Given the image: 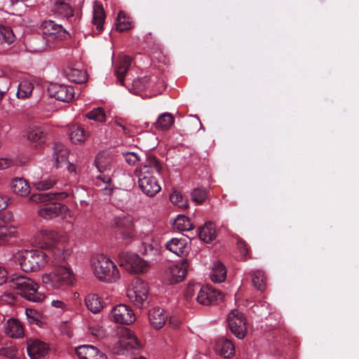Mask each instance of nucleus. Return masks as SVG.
I'll list each match as a JSON object with an SVG mask.
<instances>
[{
  "label": "nucleus",
  "instance_id": "22",
  "mask_svg": "<svg viewBox=\"0 0 359 359\" xmlns=\"http://www.w3.org/2000/svg\"><path fill=\"white\" fill-rule=\"evenodd\" d=\"M71 196V189L56 193L33 194L29 200L34 203H43L52 200H62Z\"/></svg>",
  "mask_w": 359,
  "mask_h": 359
},
{
  "label": "nucleus",
  "instance_id": "11",
  "mask_svg": "<svg viewBox=\"0 0 359 359\" xmlns=\"http://www.w3.org/2000/svg\"><path fill=\"white\" fill-rule=\"evenodd\" d=\"M38 209V214L45 219H50L66 215L69 208L67 205L57 202L46 201L41 203Z\"/></svg>",
  "mask_w": 359,
  "mask_h": 359
},
{
  "label": "nucleus",
  "instance_id": "35",
  "mask_svg": "<svg viewBox=\"0 0 359 359\" xmlns=\"http://www.w3.org/2000/svg\"><path fill=\"white\" fill-rule=\"evenodd\" d=\"M85 302L87 308L94 313H99L103 308V302L96 294L87 295Z\"/></svg>",
  "mask_w": 359,
  "mask_h": 359
},
{
  "label": "nucleus",
  "instance_id": "24",
  "mask_svg": "<svg viewBox=\"0 0 359 359\" xmlns=\"http://www.w3.org/2000/svg\"><path fill=\"white\" fill-rule=\"evenodd\" d=\"M69 154V150L63 144L60 142L54 144L53 157L57 168L63 167V164H67Z\"/></svg>",
  "mask_w": 359,
  "mask_h": 359
},
{
  "label": "nucleus",
  "instance_id": "31",
  "mask_svg": "<svg viewBox=\"0 0 359 359\" xmlns=\"http://www.w3.org/2000/svg\"><path fill=\"white\" fill-rule=\"evenodd\" d=\"M95 165L99 172H110L112 168V158L108 155L100 153L97 155L95 160Z\"/></svg>",
  "mask_w": 359,
  "mask_h": 359
},
{
  "label": "nucleus",
  "instance_id": "17",
  "mask_svg": "<svg viewBox=\"0 0 359 359\" xmlns=\"http://www.w3.org/2000/svg\"><path fill=\"white\" fill-rule=\"evenodd\" d=\"M27 351L31 359H43L48 353V345L36 339H30L27 341Z\"/></svg>",
  "mask_w": 359,
  "mask_h": 359
},
{
  "label": "nucleus",
  "instance_id": "21",
  "mask_svg": "<svg viewBox=\"0 0 359 359\" xmlns=\"http://www.w3.org/2000/svg\"><path fill=\"white\" fill-rule=\"evenodd\" d=\"M4 333L13 339H20L24 336V327L20 320L10 318L4 324Z\"/></svg>",
  "mask_w": 359,
  "mask_h": 359
},
{
  "label": "nucleus",
  "instance_id": "40",
  "mask_svg": "<svg viewBox=\"0 0 359 359\" xmlns=\"http://www.w3.org/2000/svg\"><path fill=\"white\" fill-rule=\"evenodd\" d=\"M34 89V85L27 80L22 81L18 85L17 96L19 98H27L29 97Z\"/></svg>",
  "mask_w": 359,
  "mask_h": 359
},
{
  "label": "nucleus",
  "instance_id": "1",
  "mask_svg": "<svg viewBox=\"0 0 359 359\" xmlns=\"http://www.w3.org/2000/svg\"><path fill=\"white\" fill-rule=\"evenodd\" d=\"M161 165L157 158L152 156L147 157L144 162L135 170V175L138 177L139 187L148 196L152 197L161 191L154 174H159Z\"/></svg>",
  "mask_w": 359,
  "mask_h": 359
},
{
  "label": "nucleus",
  "instance_id": "49",
  "mask_svg": "<svg viewBox=\"0 0 359 359\" xmlns=\"http://www.w3.org/2000/svg\"><path fill=\"white\" fill-rule=\"evenodd\" d=\"M57 10L65 17L69 18L74 15V10L69 4L59 1L57 2Z\"/></svg>",
  "mask_w": 359,
  "mask_h": 359
},
{
  "label": "nucleus",
  "instance_id": "29",
  "mask_svg": "<svg viewBox=\"0 0 359 359\" xmlns=\"http://www.w3.org/2000/svg\"><path fill=\"white\" fill-rule=\"evenodd\" d=\"M105 18L106 15L102 4L99 1H95L93 4V24L96 26V29L99 32H101L103 29Z\"/></svg>",
  "mask_w": 359,
  "mask_h": 359
},
{
  "label": "nucleus",
  "instance_id": "28",
  "mask_svg": "<svg viewBox=\"0 0 359 359\" xmlns=\"http://www.w3.org/2000/svg\"><path fill=\"white\" fill-rule=\"evenodd\" d=\"M216 349L221 355L226 358L231 357L235 353V346L232 341L224 337L217 341Z\"/></svg>",
  "mask_w": 359,
  "mask_h": 359
},
{
  "label": "nucleus",
  "instance_id": "43",
  "mask_svg": "<svg viewBox=\"0 0 359 359\" xmlns=\"http://www.w3.org/2000/svg\"><path fill=\"white\" fill-rule=\"evenodd\" d=\"M170 200L172 204L180 208L186 209L188 208V200L180 191H174L170 196Z\"/></svg>",
  "mask_w": 359,
  "mask_h": 359
},
{
  "label": "nucleus",
  "instance_id": "52",
  "mask_svg": "<svg viewBox=\"0 0 359 359\" xmlns=\"http://www.w3.org/2000/svg\"><path fill=\"white\" fill-rule=\"evenodd\" d=\"M201 285L198 283L189 284L185 292V297L187 300L191 299L195 293L199 291Z\"/></svg>",
  "mask_w": 359,
  "mask_h": 359
},
{
  "label": "nucleus",
  "instance_id": "41",
  "mask_svg": "<svg viewBox=\"0 0 359 359\" xmlns=\"http://www.w3.org/2000/svg\"><path fill=\"white\" fill-rule=\"evenodd\" d=\"M174 226L180 231H190L194 229L190 219L183 215L177 217L174 222Z\"/></svg>",
  "mask_w": 359,
  "mask_h": 359
},
{
  "label": "nucleus",
  "instance_id": "46",
  "mask_svg": "<svg viewBox=\"0 0 359 359\" xmlns=\"http://www.w3.org/2000/svg\"><path fill=\"white\" fill-rule=\"evenodd\" d=\"M18 349L15 346H4L0 348V356L9 359H18Z\"/></svg>",
  "mask_w": 359,
  "mask_h": 359
},
{
  "label": "nucleus",
  "instance_id": "61",
  "mask_svg": "<svg viewBox=\"0 0 359 359\" xmlns=\"http://www.w3.org/2000/svg\"><path fill=\"white\" fill-rule=\"evenodd\" d=\"M8 205L6 199L3 196H0V210L6 208Z\"/></svg>",
  "mask_w": 359,
  "mask_h": 359
},
{
  "label": "nucleus",
  "instance_id": "12",
  "mask_svg": "<svg viewBox=\"0 0 359 359\" xmlns=\"http://www.w3.org/2000/svg\"><path fill=\"white\" fill-rule=\"evenodd\" d=\"M122 335L123 338L114 348L116 353L118 355H126L129 353H133L134 350H137L140 347V344L137 338L130 330H124Z\"/></svg>",
  "mask_w": 359,
  "mask_h": 359
},
{
  "label": "nucleus",
  "instance_id": "30",
  "mask_svg": "<svg viewBox=\"0 0 359 359\" xmlns=\"http://www.w3.org/2000/svg\"><path fill=\"white\" fill-rule=\"evenodd\" d=\"M226 266L220 261H216L213 264L210 274L212 281L215 283H222L226 280Z\"/></svg>",
  "mask_w": 359,
  "mask_h": 359
},
{
  "label": "nucleus",
  "instance_id": "10",
  "mask_svg": "<svg viewBox=\"0 0 359 359\" xmlns=\"http://www.w3.org/2000/svg\"><path fill=\"white\" fill-rule=\"evenodd\" d=\"M228 325L231 332L238 339H243L247 333L246 320L238 310H233L228 316Z\"/></svg>",
  "mask_w": 359,
  "mask_h": 359
},
{
  "label": "nucleus",
  "instance_id": "3",
  "mask_svg": "<svg viewBox=\"0 0 359 359\" xmlns=\"http://www.w3.org/2000/svg\"><path fill=\"white\" fill-rule=\"evenodd\" d=\"M47 255L39 250L19 251L14 255L15 262L25 272H32L43 267L47 262Z\"/></svg>",
  "mask_w": 359,
  "mask_h": 359
},
{
  "label": "nucleus",
  "instance_id": "56",
  "mask_svg": "<svg viewBox=\"0 0 359 359\" xmlns=\"http://www.w3.org/2000/svg\"><path fill=\"white\" fill-rule=\"evenodd\" d=\"M7 271L2 267L0 266V285L5 283L7 280Z\"/></svg>",
  "mask_w": 359,
  "mask_h": 359
},
{
  "label": "nucleus",
  "instance_id": "62",
  "mask_svg": "<svg viewBox=\"0 0 359 359\" xmlns=\"http://www.w3.org/2000/svg\"><path fill=\"white\" fill-rule=\"evenodd\" d=\"M63 166H66L69 172H72L75 171V166L74 164L70 163L67 161V164H63Z\"/></svg>",
  "mask_w": 359,
  "mask_h": 359
},
{
  "label": "nucleus",
  "instance_id": "32",
  "mask_svg": "<svg viewBox=\"0 0 359 359\" xmlns=\"http://www.w3.org/2000/svg\"><path fill=\"white\" fill-rule=\"evenodd\" d=\"M174 122L173 116L170 113L165 112L159 115L154 126L157 130H168L172 126Z\"/></svg>",
  "mask_w": 359,
  "mask_h": 359
},
{
  "label": "nucleus",
  "instance_id": "54",
  "mask_svg": "<svg viewBox=\"0 0 359 359\" xmlns=\"http://www.w3.org/2000/svg\"><path fill=\"white\" fill-rule=\"evenodd\" d=\"M237 245L243 256L246 257L249 253V248L246 242L242 239H238L237 241ZM245 259H246V258H245Z\"/></svg>",
  "mask_w": 359,
  "mask_h": 359
},
{
  "label": "nucleus",
  "instance_id": "53",
  "mask_svg": "<svg viewBox=\"0 0 359 359\" xmlns=\"http://www.w3.org/2000/svg\"><path fill=\"white\" fill-rule=\"evenodd\" d=\"M125 161L130 165H135L140 161L139 156L134 152H126L123 154Z\"/></svg>",
  "mask_w": 359,
  "mask_h": 359
},
{
  "label": "nucleus",
  "instance_id": "36",
  "mask_svg": "<svg viewBox=\"0 0 359 359\" xmlns=\"http://www.w3.org/2000/svg\"><path fill=\"white\" fill-rule=\"evenodd\" d=\"M199 238L205 243H210L216 238V231L212 223H206L201 227L198 232Z\"/></svg>",
  "mask_w": 359,
  "mask_h": 359
},
{
  "label": "nucleus",
  "instance_id": "60",
  "mask_svg": "<svg viewBox=\"0 0 359 359\" xmlns=\"http://www.w3.org/2000/svg\"><path fill=\"white\" fill-rule=\"evenodd\" d=\"M11 164V161L6 158L0 159V169H5Z\"/></svg>",
  "mask_w": 359,
  "mask_h": 359
},
{
  "label": "nucleus",
  "instance_id": "5",
  "mask_svg": "<svg viewBox=\"0 0 359 359\" xmlns=\"http://www.w3.org/2000/svg\"><path fill=\"white\" fill-rule=\"evenodd\" d=\"M43 283L55 288L73 283L74 277L69 268L65 266H57L53 273L45 274L42 277Z\"/></svg>",
  "mask_w": 359,
  "mask_h": 359
},
{
  "label": "nucleus",
  "instance_id": "26",
  "mask_svg": "<svg viewBox=\"0 0 359 359\" xmlns=\"http://www.w3.org/2000/svg\"><path fill=\"white\" fill-rule=\"evenodd\" d=\"M132 62L130 56L124 55L118 57L115 69V75L121 85L124 84V77L128 72Z\"/></svg>",
  "mask_w": 359,
  "mask_h": 359
},
{
  "label": "nucleus",
  "instance_id": "57",
  "mask_svg": "<svg viewBox=\"0 0 359 359\" xmlns=\"http://www.w3.org/2000/svg\"><path fill=\"white\" fill-rule=\"evenodd\" d=\"M51 305L53 307L61 309L62 310H65L67 306L66 304L60 301V300H53L51 302Z\"/></svg>",
  "mask_w": 359,
  "mask_h": 359
},
{
  "label": "nucleus",
  "instance_id": "8",
  "mask_svg": "<svg viewBox=\"0 0 359 359\" xmlns=\"http://www.w3.org/2000/svg\"><path fill=\"white\" fill-rule=\"evenodd\" d=\"M120 265L124 266L130 273H144L148 267V261L141 259L137 254L121 252L119 255Z\"/></svg>",
  "mask_w": 359,
  "mask_h": 359
},
{
  "label": "nucleus",
  "instance_id": "25",
  "mask_svg": "<svg viewBox=\"0 0 359 359\" xmlns=\"http://www.w3.org/2000/svg\"><path fill=\"white\" fill-rule=\"evenodd\" d=\"M148 317L151 325L157 330L164 326L168 318L165 311L159 307L151 309L148 313Z\"/></svg>",
  "mask_w": 359,
  "mask_h": 359
},
{
  "label": "nucleus",
  "instance_id": "45",
  "mask_svg": "<svg viewBox=\"0 0 359 359\" xmlns=\"http://www.w3.org/2000/svg\"><path fill=\"white\" fill-rule=\"evenodd\" d=\"M116 20V30L119 32H124L129 30L131 28L130 22L126 18V15L123 11H120L118 13Z\"/></svg>",
  "mask_w": 359,
  "mask_h": 359
},
{
  "label": "nucleus",
  "instance_id": "23",
  "mask_svg": "<svg viewBox=\"0 0 359 359\" xmlns=\"http://www.w3.org/2000/svg\"><path fill=\"white\" fill-rule=\"evenodd\" d=\"M167 250L177 255V256H183L186 255L189 250L188 241L184 238H173L165 244Z\"/></svg>",
  "mask_w": 359,
  "mask_h": 359
},
{
  "label": "nucleus",
  "instance_id": "6",
  "mask_svg": "<svg viewBox=\"0 0 359 359\" xmlns=\"http://www.w3.org/2000/svg\"><path fill=\"white\" fill-rule=\"evenodd\" d=\"M114 222L117 228L116 239L118 243L127 245L135 236L131 218L129 217H116Z\"/></svg>",
  "mask_w": 359,
  "mask_h": 359
},
{
  "label": "nucleus",
  "instance_id": "58",
  "mask_svg": "<svg viewBox=\"0 0 359 359\" xmlns=\"http://www.w3.org/2000/svg\"><path fill=\"white\" fill-rule=\"evenodd\" d=\"M97 178L102 181L103 183L106 184H109L111 182V177L109 174H100Z\"/></svg>",
  "mask_w": 359,
  "mask_h": 359
},
{
  "label": "nucleus",
  "instance_id": "20",
  "mask_svg": "<svg viewBox=\"0 0 359 359\" xmlns=\"http://www.w3.org/2000/svg\"><path fill=\"white\" fill-rule=\"evenodd\" d=\"M27 45L31 52H42L48 48H52L53 45L47 40L43 34H37L31 36L27 41Z\"/></svg>",
  "mask_w": 359,
  "mask_h": 359
},
{
  "label": "nucleus",
  "instance_id": "59",
  "mask_svg": "<svg viewBox=\"0 0 359 359\" xmlns=\"http://www.w3.org/2000/svg\"><path fill=\"white\" fill-rule=\"evenodd\" d=\"M168 322H169V324L170 325H172V327L173 328L178 327V326L180 324V320L177 318H176L175 316L170 317Z\"/></svg>",
  "mask_w": 359,
  "mask_h": 359
},
{
  "label": "nucleus",
  "instance_id": "15",
  "mask_svg": "<svg viewBox=\"0 0 359 359\" xmlns=\"http://www.w3.org/2000/svg\"><path fill=\"white\" fill-rule=\"evenodd\" d=\"M111 313L116 323L130 325L135 320L133 311L125 304L115 306Z\"/></svg>",
  "mask_w": 359,
  "mask_h": 359
},
{
  "label": "nucleus",
  "instance_id": "16",
  "mask_svg": "<svg viewBox=\"0 0 359 359\" xmlns=\"http://www.w3.org/2000/svg\"><path fill=\"white\" fill-rule=\"evenodd\" d=\"M59 238L57 232L53 230L42 229L36 234L35 241L41 248L53 250L56 248Z\"/></svg>",
  "mask_w": 359,
  "mask_h": 359
},
{
  "label": "nucleus",
  "instance_id": "44",
  "mask_svg": "<svg viewBox=\"0 0 359 359\" xmlns=\"http://www.w3.org/2000/svg\"><path fill=\"white\" fill-rule=\"evenodd\" d=\"M15 39L13 30L8 27H0V43H12Z\"/></svg>",
  "mask_w": 359,
  "mask_h": 359
},
{
  "label": "nucleus",
  "instance_id": "33",
  "mask_svg": "<svg viewBox=\"0 0 359 359\" xmlns=\"http://www.w3.org/2000/svg\"><path fill=\"white\" fill-rule=\"evenodd\" d=\"M89 133L80 126L73 125L69 128V137L74 143L85 141Z\"/></svg>",
  "mask_w": 359,
  "mask_h": 359
},
{
  "label": "nucleus",
  "instance_id": "64",
  "mask_svg": "<svg viewBox=\"0 0 359 359\" xmlns=\"http://www.w3.org/2000/svg\"><path fill=\"white\" fill-rule=\"evenodd\" d=\"M6 92V90H0V100L3 98V97L5 95Z\"/></svg>",
  "mask_w": 359,
  "mask_h": 359
},
{
  "label": "nucleus",
  "instance_id": "42",
  "mask_svg": "<svg viewBox=\"0 0 359 359\" xmlns=\"http://www.w3.org/2000/svg\"><path fill=\"white\" fill-rule=\"evenodd\" d=\"M15 228L11 225L0 226V245L8 243L14 236Z\"/></svg>",
  "mask_w": 359,
  "mask_h": 359
},
{
  "label": "nucleus",
  "instance_id": "4",
  "mask_svg": "<svg viewBox=\"0 0 359 359\" xmlns=\"http://www.w3.org/2000/svg\"><path fill=\"white\" fill-rule=\"evenodd\" d=\"M93 266L95 276L101 281L113 283L119 278L117 266L105 255H97L93 261Z\"/></svg>",
  "mask_w": 359,
  "mask_h": 359
},
{
  "label": "nucleus",
  "instance_id": "48",
  "mask_svg": "<svg viewBox=\"0 0 359 359\" xmlns=\"http://www.w3.org/2000/svg\"><path fill=\"white\" fill-rule=\"evenodd\" d=\"M192 200L198 204H201L207 198L208 192L203 189H194L191 192Z\"/></svg>",
  "mask_w": 359,
  "mask_h": 359
},
{
  "label": "nucleus",
  "instance_id": "2",
  "mask_svg": "<svg viewBox=\"0 0 359 359\" xmlns=\"http://www.w3.org/2000/svg\"><path fill=\"white\" fill-rule=\"evenodd\" d=\"M10 286L28 301L41 302L46 299L43 292L39 291V285L25 276L13 275L10 278Z\"/></svg>",
  "mask_w": 359,
  "mask_h": 359
},
{
  "label": "nucleus",
  "instance_id": "37",
  "mask_svg": "<svg viewBox=\"0 0 359 359\" xmlns=\"http://www.w3.org/2000/svg\"><path fill=\"white\" fill-rule=\"evenodd\" d=\"M159 252V245L156 242L154 243H142L140 248V252L143 255L147 256L148 258H150L149 262L153 261L154 257L158 255Z\"/></svg>",
  "mask_w": 359,
  "mask_h": 359
},
{
  "label": "nucleus",
  "instance_id": "51",
  "mask_svg": "<svg viewBox=\"0 0 359 359\" xmlns=\"http://www.w3.org/2000/svg\"><path fill=\"white\" fill-rule=\"evenodd\" d=\"M55 183L56 180L55 178H48L37 182L36 187L38 190H47L53 187Z\"/></svg>",
  "mask_w": 359,
  "mask_h": 359
},
{
  "label": "nucleus",
  "instance_id": "47",
  "mask_svg": "<svg viewBox=\"0 0 359 359\" xmlns=\"http://www.w3.org/2000/svg\"><path fill=\"white\" fill-rule=\"evenodd\" d=\"M86 117L90 120L103 123L106 120V115L102 108H96L86 114Z\"/></svg>",
  "mask_w": 359,
  "mask_h": 359
},
{
  "label": "nucleus",
  "instance_id": "19",
  "mask_svg": "<svg viewBox=\"0 0 359 359\" xmlns=\"http://www.w3.org/2000/svg\"><path fill=\"white\" fill-rule=\"evenodd\" d=\"M188 262L184 260L180 264L169 267L168 271V280L170 284H176L182 281L187 276Z\"/></svg>",
  "mask_w": 359,
  "mask_h": 359
},
{
  "label": "nucleus",
  "instance_id": "34",
  "mask_svg": "<svg viewBox=\"0 0 359 359\" xmlns=\"http://www.w3.org/2000/svg\"><path fill=\"white\" fill-rule=\"evenodd\" d=\"M11 187L16 194L21 196H25L30 192L29 186L23 178L17 177L13 179L11 182Z\"/></svg>",
  "mask_w": 359,
  "mask_h": 359
},
{
  "label": "nucleus",
  "instance_id": "55",
  "mask_svg": "<svg viewBox=\"0 0 359 359\" xmlns=\"http://www.w3.org/2000/svg\"><path fill=\"white\" fill-rule=\"evenodd\" d=\"M26 315H27V319L29 322V323L31 324H33V323H37L39 319L37 317H35L34 315V311L32 309H27L26 310Z\"/></svg>",
  "mask_w": 359,
  "mask_h": 359
},
{
  "label": "nucleus",
  "instance_id": "7",
  "mask_svg": "<svg viewBox=\"0 0 359 359\" xmlns=\"http://www.w3.org/2000/svg\"><path fill=\"white\" fill-rule=\"evenodd\" d=\"M148 285L140 278H135L132 284V288L127 291V296L134 305L138 307L144 306L148 303Z\"/></svg>",
  "mask_w": 359,
  "mask_h": 359
},
{
  "label": "nucleus",
  "instance_id": "27",
  "mask_svg": "<svg viewBox=\"0 0 359 359\" xmlns=\"http://www.w3.org/2000/svg\"><path fill=\"white\" fill-rule=\"evenodd\" d=\"M27 138L34 147L38 148L43 144L46 139V132L44 128L41 126H34L27 132Z\"/></svg>",
  "mask_w": 359,
  "mask_h": 359
},
{
  "label": "nucleus",
  "instance_id": "50",
  "mask_svg": "<svg viewBox=\"0 0 359 359\" xmlns=\"http://www.w3.org/2000/svg\"><path fill=\"white\" fill-rule=\"evenodd\" d=\"M85 195H86V193L83 189H79L77 187L71 189V197L75 202L79 201L81 203L85 202Z\"/></svg>",
  "mask_w": 359,
  "mask_h": 359
},
{
  "label": "nucleus",
  "instance_id": "39",
  "mask_svg": "<svg viewBox=\"0 0 359 359\" xmlns=\"http://www.w3.org/2000/svg\"><path fill=\"white\" fill-rule=\"evenodd\" d=\"M252 281L253 286L259 291H264L266 288V276L262 270H255L252 272Z\"/></svg>",
  "mask_w": 359,
  "mask_h": 359
},
{
  "label": "nucleus",
  "instance_id": "14",
  "mask_svg": "<svg viewBox=\"0 0 359 359\" xmlns=\"http://www.w3.org/2000/svg\"><path fill=\"white\" fill-rule=\"evenodd\" d=\"M48 92L50 97L65 102L71 101L74 97V88L62 84H50Z\"/></svg>",
  "mask_w": 359,
  "mask_h": 359
},
{
  "label": "nucleus",
  "instance_id": "13",
  "mask_svg": "<svg viewBox=\"0 0 359 359\" xmlns=\"http://www.w3.org/2000/svg\"><path fill=\"white\" fill-rule=\"evenodd\" d=\"M223 297L224 295L221 292L206 285L201 287L196 299L200 304L208 306L217 304L222 300Z\"/></svg>",
  "mask_w": 359,
  "mask_h": 359
},
{
  "label": "nucleus",
  "instance_id": "38",
  "mask_svg": "<svg viewBox=\"0 0 359 359\" xmlns=\"http://www.w3.org/2000/svg\"><path fill=\"white\" fill-rule=\"evenodd\" d=\"M66 77L76 83H83L86 81V72L74 68H68L65 72Z\"/></svg>",
  "mask_w": 359,
  "mask_h": 359
},
{
  "label": "nucleus",
  "instance_id": "9",
  "mask_svg": "<svg viewBox=\"0 0 359 359\" xmlns=\"http://www.w3.org/2000/svg\"><path fill=\"white\" fill-rule=\"evenodd\" d=\"M41 29L44 37L53 45L56 41L66 39L68 36L67 32L60 25L54 21L46 20L41 25Z\"/></svg>",
  "mask_w": 359,
  "mask_h": 359
},
{
  "label": "nucleus",
  "instance_id": "63",
  "mask_svg": "<svg viewBox=\"0 0 359 359\" xmlns=\"http://www.w3.org/2000/svg\"><path fill=\"white\" fill-rule=\"evenodd\" d=\"M145 39L147 41L150 39H152V34L149 33L147 35H146Z\"/></svg>",
  "mask_w": 359,
  "mask_h": 359
},
{
  "label": "nucleus",
  "instance_id": "18",
  "mask_svg": "<svg viewBox=\"0 0 359 359\" xmlns=\"http://www.w3.org/2000/svg\"><path fill=\"white\" fill-rule=\"evenodd\" d=\"M79 359H107V355L93 345H81L76 348Z\"/></svg>",
  "mask_w": 359,
  "mask_h": 359
}]
</instances>
